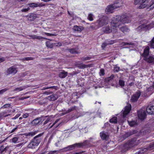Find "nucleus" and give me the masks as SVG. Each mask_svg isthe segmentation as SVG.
Masks as SVG:
<instances>
[{
  "label": "nucleus",
  "mask_w": 154,
  "mask_h": 154,
  "mask_svg": "<svg viewBox=\"0 0 154 154\" xmlns=\"http://www.w3.org/2000/svg\"><path fill=\"white\" fill-rule=\"evenodd\" d=\"M112 24H116L117 28L119 27L122 24L128 23L130 21L129 17L127 14H123L121 16L117 15L112 19Z\"/></svg>",
  "instance_id": "1"
},
{
  "label": "nucleus",
  "mask_w": 154,
  "mask_h": 154,
  "mask_svg": "<svg viewBox=\"0 0 154 154\" xmlns=\"http://www.w3.org/2000/svg\"><path fill=\"white\" fill-rule=\"evenodd\" d=\"M138 140L134 138L129 140L127 143L121 146V151L124 153L138 144Z\"/></svg>",
  "instance_id": "2"
},
{
  "label": "nucleus",
  "mask_w": 154,
  "mask_h": 154,
  "mask_svg": "<svg viewBox=\"0 0 154 154\" xmlns=\"http://www.w3.org/2000/svg\"><path fill=\"white\" fill-rule=\"evenodd\" d=\"M42 135V134H40L34 137L28 145V147L29 148L33 149L35 148L37 146L42 140V138L41 137Z\"/></svg>",
  "instance_id": "3"
},
{
  "label": "nucleus",
  "mask_w": 154,
  "mask_h": 154,
  "mask_svg": "<svg viewBox=\"0 0 154 154\" xmlns=\"http://www.w3.org/2000/svg\"><path fill=\"white\" fill-rule=\"evenodd\" d=\"M113 20H112L110 25V27L111 29L109 26H107L106 27H103V31L106 33H109L111 32L113 33H115L118 30V28L116 26V24H114V26L112 24Z\"/></svg>",
  "instance_id": "4"
},
{
  "label": "nucleus",
  "mask_w": 154,
  "mask_h": 154,
  "mask_svg": "<svg viewBox=\"0 0 154 154\" xmlns=\"http://www.w3.org/2000/svg\"><path fill=\"white\" fill-rule=\"evenodd\" d=\"M154 149V142L150 144L147 148H142L139 149L136 154H143L147 150H151Z\"/></svg>",
  "instance_id": "5"
},
{
  "label": "nucleus",
  "mask_w": 154,
  "mask_h": 154,
  "mask_svg": "<svg viewBox=\"0 0 154 154\" xmlns=\"http://www.w3.org/2000/svg\"><path fill=\"white\" fill-rule=\"evenodd\" d=\"M108 18L105 16H103L100 18L98 21V23L99 26L101 27L108 23Z\"/></svg>",
  "instance_id": "6"
},
{
  "label": "nucleus",
  "mask_w": 154,
  "mask_h": 154,
  "mask_svg": "<svg viewBox=\"0 0 154 154\" xmlns=\"http://www.w3.org/2000/svg\"><path fill=\"white\" fill-rule=\"evenodd\" d=\"M146 0H134V3L136 5H140L139 6V9H142L146 6Z\"/></svg>",
  "instance_id": "7"
},
{
  "label": "nucleus",
  "mask_w": 154,
  "mask_h": 154,
  "mask_svg": "<svg viewBox=\"0 0 154 154\" xmlns=\"http://www.w3.org/2000/svg\"><path fill=\"white\" fill-rule=\"evenodd\" d=\"M121 6L117 5L116 4H113L107 6L105 9V11L108 13H112L113 12L114 9L115 8H119V7Z\"/></svg>",
  "instance_id": "8"
},
{
  "label": "nucleus",
  "mask_w": 154,
  "mask_h": 154,
  "mask_svg": "<svg viewBox=\"0 0 154 154\" xmlns=\"http://www.w3.org/2000/svg\"><path fill=\"white\" fill-rule=\"evenodd\" d=\"M140 95L141 93L140 91H137L135 94L132 96L131 99V101L132 102H137Z\"/></svg>",
  "instance_id": "9"
},
{
  "label": "nucleus",
  "mask_w": 154,
  "mask_h": 154,
  "mask_svg": "<svg viewBox=\"0 0 154 154\" xmlns=\"http://www.w3.org/2000/svg\"><path fill=\"white\" fill-rule=\"evenodd\" d=\"M137 115L139 119L141 120L144 119L146 116L145 111L142 109H140L138 112Z\"/></svg>",
  "instance_id": "10"
},
{
  "label": "nucleus",
  "mask_w": 154,
  "mask_h": 154,
  "mask_svg": "<svg viewBox=\"0 0 154 154\" xmlns=\"http://www.w3.org/2000/svg\"><path fill=\"white\" fill-rule=\"evenodd\" d=\"M17 72L16 68L14 66H11L8 68L7 71V75L10 74H14Z\"/></svg>",
  "instance_id": "11"
},
{
  "label": "nucleus",
  "mask_w": 154,
  "mask_h": 154,
  "mask_svg": "<svg viewBox=\"0 0 154 154\" xmlns=\"http://www.w3.org/2000/svg\"><path fill=\"white\" fill-rule=\"evenodd\" d=\"M131 109V106L130 105H128V106H126L123 112V116L124 117H125L130 112Z\"/></svg>",
  "instance_id": "12"
},
{
  "label": "nucleus",
  "mask_w": 154,
  "mask_h": 154,
  "mask_svg": "<svg viewBox=\"0 0 154 154\" xmlns=\"http://www.w3.org/2000/svg\"><path fill=\"white\" fill-rule=\"evenodd\" d=\"M146 111L147 113L149 114H154V106L149 105L146 108Z\"/></svg>",
  "instance_id": "13"
},
{
  "label": "nucleus",
  "mask_w": 154,
  "mask_h": 154,
  "mask_svg": "<svg viewBox=\"0 0 154 154\" xmlns=\"http://www.w3.org/2000/svg\"><path fill=\"white\" fill-rule=\"evenodd\" d=\"M100 136L101 138L105 140L107 139L109 137L108 133L105 131H102L100 133Z\"/></svg>",
  "instance_id": "14"
},
{
  "label": "nucleus",
  "mask_w": 154,
  "mask_h": 154,
  "mask_svg": "<svg viewBox=\"0 0 154 154\" xmlns=\"http://www.w3.org/2000/svg\"><path fill=\"white\" fill-rule=\"evenodd\" d=\"M150 132V130L148 128H144L142 129L140 131V134L144 135Z\"/></svg>",
  "instance_id": "15"
},
{
  "label": "nucleus",
  "mask_w": 154,
  "mask_h": 154,
  "mask_svg": "<svg viewBox=\"0 0 154 154\" xmlns=\"http://www.w3.org/2000/svg\"><path fill=\"white\" fill-rule=\"evenodd\" d=\"M144 60L149 63L154 64V57L152 56L144 58Z\"/></svg>",
  "instance_id": "16"
},
{
  "label": "nucleus",
  "mask_w": 154,
  "mask_h": 154,
  "mask_svg": "<svg viewBox=\"0 0 154 154\" xmlns=\"http://www.w3.org/2000/svg\"><path fill=\"white\" fill-rule=\"evenodd\" d=\"M149 47L148 46H147L144 50V52L142 54V56L144 57V58L147 57V56L149 55Z\"/></svg>",
  "instance_id": "17"
},
{
  "label": "nucleus",
  "mask_w": 154,
  "mask_h": 154,
  "mask_svg": "<svg viewBox=\"0 0 154 154\" xmlns=\"http://www.w3.org/2000/svg\"><path fill=\"white\" fill-rule=\"evenodd\" d=\"M84 28L81 26H74L73 29L75 31L78 32H81L83 29Z\"/></svg>",
  "instance_id": "18"
},
{
  "label": "nucleus",
  "mask_w": 154,
  "mask_h": 154,
  "mask_svg": "<svg viewBox=\"0 0 154 154\" xmlns=\"http://www.w3.org/2000/svg\"><path fill=\"white\" fill-rule=\"evenodd\" d=\"M147 29V26L145 24H143L139 26L137 29V30L138 31H140L146 29Z\"/></svg>",
  "instance_id": "19"
},
{
  "label": "nucleus",
  "mask_w": 154,
  "mask_h": 154,
  "mask_svg": "<svg viewBox=\"0 0 154 154\" xmlns=\"http://www.w3.org/2000/svg\"><path fill=\"white\" fill-rule=\"evenodd\" d=\"M68 73L66 72L64 70H62V72H60L58 74V76L61 78H65L67 75Z\"/></svg>",
  "instance_id": "20"
},
{
  "label": "nucleus",
  "mask_w": 154,
  "mask_h": 154,
  "mask_svg": "<svg viewBox=\"0 0 154 154\" xmlns=\"http://www.w3.org/2000/svg\"><path fill=\"white\" fill-rule=\"evenodd\" d=\"M58 97L57 95L55 94H53L47 97V99L51 101H54L56 100Z\"/></svg>",
  "instance_id": "21"
},
{
  "label": "nucleus",
  "mask_w": 154,
  "mask_h": 154,
  "mask_svg": "<svg viewBox=\"0 0 154 154\" xmlns=\"http://www.w3.org/2000/svg\"><path fill=\"white\" fill-rule=\"evenodd\" d=\"M88 143V141L87 140H86L83 143H75V145H76V146L77 147L80 148L81 147L87 145Z\"/></svg>",
  "instance_id": "22"
},
{
  "label": "nucleus",
  "mask_w": 154,
  "mask_h": 154,
  "mask_svg": "<svg viewBox=\"0 0 154 154\" xmlns=\"http://www.w3.org/2000/svg\"><path fill=\"white\" fill-rule=\"evenodd\" d=\"M29 37L32 38L33 39H37L41 40L42 39H47V38H45L43 37L39 36H37L35 35H29Z\"/></svg>",
  "instance_id": "23"
},
{
  "label": "nucleus",
  "mask_w": 154,
  "mask_h": 154,
  "mask_svg": "<svg viewBox=\"0 0 154 154\" xmlns=\"http://www.w3.org/2000/svg\"><path fill=\"white\" fill-rule=\"evenodd\" d=\"M40 118H38L33 120L31 122L32 124L34 126H35L38 125L41 121Z\"/></svg>",
  "instance_id": "24"
},
{
  "label": "nucleus",
  "mask_w": 154,
  "mask_h": 154,
  "mask_svg": "<svg viewBox=\"0 0 154 154\" xmlns=\"http://www.w3.org/2000/svg\"><path fill=\"white\" fill-rule=\"evenodd\" d=\"M120 30L124 33L128 32L130 31L129 29L126 26H122L120 28Z\"/></svg>",
  "instance_id": "25"
},
{
  "label": "nucleus",
  "mask_w": 154,
  "mask_h": 154,
  "mask_svg": "<svg viewBox=\"0 0 154 154\" xmlns=\"http://www.w3.org/2000/svg\"><path fill=\"white\" fill-rule=\"evenodd\" d=\"M8 146L4 147L3 146H0V153H5L8 149Z\"/></svg>",
  "instance_id": "26"
},
{
  "label": "nucleus",
  "mask_w": 154,
  "mask_h": 154,
  "mask_svg": "<svg viewBox=\"0 0 154 154\" xmlns=\"http://www.w3.org/2000/svg\"><path fill=\"white\" fill-rule=\"evenodd\" d=\"M12 141L13 143H19L20 141V139L19 136H17L16 137L13 138L12 139Z\"/></svg>",
  "instance_id": "27"
},
{
  "label": "nucleus",
  "mask_w": 154,
  "mask_h": 154,
  "mask_svg": "<svg viewBox=\"0 0 154 154\" xmlns=\"http://www.w3.org/2000/svg\"><path fill=\"white\" fill-rule=\"evenodd\" d=\"M136 133V131L134 130L130 131L126 133L125 134V137H128Z\"/></svg>",
  "instance_id": "28"
},
{
  "label": "nucleus",
  "mask_w": 154,
  "mask_h": 154,
  "mask_svg": "<svg viewBox=\"0 0 154 154\" xmlns=\"http://www.w3.org/2000/svg\"><path fill=\"white\" fill-rule=\"evenodd\" d=\"M76 146H77L76 145H75V144L73 145H70L67 147H65L63 149H67V150H71V149H73Z\"/></svg>",
  "instance_id": "29"
},
{
  "label": "nucleus",
  "mask_w": 154,
  "mask_h": 154,
  "mask_svg": "<svg viewBox=\"0 0 154 154\" xmlns=\"http://www.w3.org/2000/svg\"><path fill=\"white\" fill-rule=\"evenodd\" d=\"M128 122L129 125L131 127L134 126L135 125H136L137 124L136 121H135V120L131 121H128Z\"/></svg>",
  "instance_id": "30"
},
{
  "label": "nucleus",
  "mask_w": 154,
  "mask_h": 154,
  "mask_svg": "<svg viewBox=\"0 0 154 154\" xmlns=\"http://www.w3.org/2000/svg\"><path fill=\"white\" fill-rule=\"evenodd\" d=\"M122 44V45H129V47H133V46H134V44L130 42H123Z\"/></svg>",
  "instance_id": "31"
},
{
  "label": "nucleus",
  "mask_w": 154,
  "mask_h": 154,
  "mask_svg": "<svg viewBox=\"0 0 154 154\" xmlns=\"http://www.w3.org/2000/svg\"><path fill=\"white\" fill-rule=\"evenodd\" d=\"M35 134V132H31L28 133H26L25 134V136L27 137H32Z\"/></svg>",
  "instance_id": "32"
},
{
  "label": "nucleus",
  "mask_w": 154,
  "mask_h": 154,
  "mask_svg": "<svg viewBox=\"0 0 154 154\" xmlns=\"http://www.w3.org/2000/svg\"><path fill=\"white\" fill-rule=\"evenodd\" d=\"M35 16L34 14L30 15L28 18V20L30 21H33L35 18Z\"/></svg>",
  "instance_id": "33"
},
{
  "label": "nucleus",
  "mask_w": 154,
  "mask_h": 154,
  "mask_svg": "<svg viewBox=\"0 0 154 154\" xmlns=\"http://www.w3.org/2000/svg\"><path fill=\"white\" fill-rule=\"evenodd\" d=\"M109 122L111 123H116L117 122V119L116 117H114L111 119Z\"/></svg>",
  "instance_id": "34"
},
{
  "label": "nucleus",
  "mask_w": 154,
  "mask_h": 154,
  "mask_svg": "<svg viewBox=\"0 0 154 154\" xmlns=\"http://www.w3.org/2000/svg\"><path fill=\"white\" fill-rule=\"evenodd\" d=\"M119 83L120 86L122 88H123L125 86V81L122 79H120L119 80Z\"/></svg>",
  "instance_id": "35"
},
{
  "label": "nucleus",
  "mask_w": 154,
  "mask_h": 154,
  "mask_svg": "<svg viewBox=\"0 0 154 154\" xmlns=\"http://www.w3.org/2000/svg\"><path fill=\"white\" fill-rule=\"evenodd\" d=\"M46 46L48 48H52L53 44L51 43L50 42H47L46 43Z\"/></svg>",
  "instance_id": "36"
},
{
  "label": "nucleus",
  "mask_w": 154,
  "mask_h": 154,
  "mask_svg": "<svg viewBox=\"0 0 154 154\" xmlns=\"http://www.w3.org/2000/svg\"><path fill=\"white\" fill-rule=\"evenodd\" d=\"M28 5L31 7L36 8L38 6V4L34 3H29L28 4Z\"/></svg>",
  "instance_id": "37"
},
{
  "label": "nucleus",
  "mask_w": 154,
  "mask_h": 154,
  "mask_svg": "<svg viewBox=\"0 0 154 154\" xmlns=\"http://www.w3.org/2000/svg\"><path fill=\"white\" fill-rule=\"evenodd\" d=\"M69 51L72 54H78V52L77 50L75 48H71L69 50Z\"/></svg>",
  "instance_id": "38"
},
{
  "label": "nucleus",
  "mask_w": 154,
  "mask_h": 154,
  "mask_svg": "<svg viewBox=\"0 0 154 154\" xmlns=\"http://www.w3.org/2000/svg\"><path fill=\"white\" fill-rule=\"evenodd\" d=\"M25 89V88L23 87H20L15 88L14 90V91H17L18 92L21 91Z\"/></svg>",
  "instance_id": "39"
},
{
  "label": "nucleus",
  "mask_w": 154,
  "mask_h": 154,
  "mask_svg": "<svg viewBox=\"0 0 154 154\" xmlns=\"http://www.w3.org/2000/svg\"><path fill=\"white\" fill-rule=\"evenodd\" d=\"M91 59V57H83L81 58V60L83 61L90 60Z\"/></svg>",
  "instance_id": "40"
},
{
  "label": "nucleus",
  "mask_w": 154,
  "mask_h": 154,
  "mask_svg": "<svg viewBox=\"0 0 154 154\" xmlns=\"http://www.w3.org/2000/svg\"><path fill=\"white\" fill-rule=\"evenodd\" d=\"M49 88H53L55 89V90H57V87L55 86H51V87H44L42 89V90H45V89H47Z\"/></svg>",
  "instance_id": "41"
},
{
  "label": "nucleus",
  "mask_w": 154,
  "mask_h": 154,
  "mask_svg": "<svg viewBox=\"0 0 154 154\" xmlns=\"http://www.w3.org/2000/svg\"><path fill=\"white\" fill-rule=\"evenodd\" d=\"M147 26V29H149L154 26V22L151 23L149 25H146Z\"/></svg>",
  "instance_id": "42"
},
{
  "label": "nucleus",
  "mask_w": 154,
  "mask_h": 154,
  "mask_svg": "<svg viewBox=\"0 0 154 154\" xmlns=\"http://www.w3.org/2000/svg\"><path fill=\"white\" fill-rule=\"evenodd\" d=\"M149 46L151 48H154V37L150 42Z\"/></svg>",
  "instance_id": "43"
},
{
  "label": "nucleus",
  "mask_w": 154,
  "mask_h": 154,
  "mask_svg": "<svg viewBox=\"0 0 154 154\" xmlns=\"http://www.w3.org/2000/svg\"><path fill=\"white\" fill-rule=\"evenodd\" d=\"M147 90L148 91H154V82L152 86L148 88Z\"/></svg>",
  "instance_id": "44"
},
{
  "label": "nucleus",
  "mask_w": 154,
  "mask_h": 154,
  "mask_svg": "<svg viewBox=\"0 0 154 154\" xmlns=\"http://www.w3.org/2000/svg\"><path fill=\"white\" fill-rule=\"evenodd\" d=\"M114 77V75H112L109 77L107 78L106 79V80L108 82H109L113 79Z\"/></svg>",
  "instance_id": "45"
},
{
  "label": "nucleus",
  "mask_w": 154,
  "mask_h": 154,
  "mask_svg": "<svg viewBox=\"0 0 154 154\" xmlns=\"http://www.w3.org/2000/svg\"><path fill=\"white\" fill-rule=\"evenodd\" d=\"M93 15L91 14H89L88 16V19L90 21H92L93 20Z\"/></svg>",
  "instance_id": "46"
},
{
  "label": "nucleus",
  "mask_w": 154,
  "mask_h": 154,
  "mask_svg": "<svg viewBox=\"0 0 154 154\" xmlns=\"http://www.w3.org/2000/svg\"><path fill=\"white\" fill-rule=\"evenodd\" d=\"M9 89L8 88H5L4 89L0 90V94H3V93Z\"/></svg>",
  "instance_id": "47"
},
{
  "label": "nucleus",
  "mask_w": 154,
  "mask_h": 154,
  "mask_svg": "<svg viewBox=\"0 0 154 154\" xmlns=\"http://www.w3.org/2000/svg\"><path fill=\"white\" fill-rule=\"evenodd\" d=\"M114 71L118 72L120 70V68L119 67L117 66H115L114 67Z\"/></svg>",
  "instance_id": "48"
},
{
  "label": "nucleus",
  "mask_w": 154,
  "mask_h": 154,
  "mask_svg": "<svg viewBox=\"0 0 154 154\" xmlns=\"http://www.w3.org/2000/svg\"><path fill=\"white\" fill-rule=\"evenodd\" d=\"M75 107L74 106L72 107L70 109H69L66 112V113H69L73 110H75Z\"/></svg>",
  "instance_id": "49"
},
{
  "label": "nucleus",
  "mask_w": 154,
  "mask_h": 154,
  "mask_svg": "<svg viewBox=\"0 0 154 154\" xmlns=\"http://www.w3.org/2000/svg\"><path fill=\"white\" fill-rule=\"evenodd\" d=\"M114 4H116L117 5H121V6L119 7H121L122 6V2L121 1H120L119 2L116 1V2L114 3Z\"/></svg>",
  "instance_id": "50"
},
{
  "label": "nucleus",
  "mask_w": 154,
  "mask_h": 154,
  "mask_svg": "<svg viewBox=\"0 0 154 154\" xmlns=\"http://www.w3.org/2000/svg\"><path fill=\"white\" fill-rule=\"evenodd\" d=\"M10 106L11 104H6L2 106V108L3 109L8 108L10 107Z\"/></svg>",
  "instance_id": "51"
},
{
  "label": "nucleus",
  "mask_w": 154,
  "mask_h": 154,
  "mask_svg": "<svg viewBox=\"0 0 154 154\" xmlns=\"http://www.w3.org/2000/svg\"><path fill=\"white\" fill-rule=\"evenodd\" d=\"M108 45V44H107L106 41L103 43L101 46L103 49Z\"/></svg>",
  "instance_id": "52"
},
{
  "label": "nucleus",
  "mask_w": 154,
  "mask_h": 154,
  "mask_svg": "<svg viewBox=\"0 0 154 154\" xmlns=\"http://www.w3.org/2000/svg\"><path fill=\"white\" fill-rule=\"evenodd\" d=\"M107 44L109 45H112L115 43V41L113 40H110L109 41H106Z\"/></svg>",
  "instance_id": "53"
},
{
  "label": "nucleus",
  "mask_w": 154,
  "mask_h": 154,
  "mask_svg": "<svg viewBox=\"0 0 154 154\" xmlns=\"http://www.w3.org/2000/svg\"><path fill=\"white\" fill-rule=\"evenodd\" d=\"M33 58L32 57H27L23 58L22 60H33Z\"/></svg>",
  "instance_id": "54"
},
{
  "label": "nucleus",
  "mask_w": 154,
  "mask_h": 154,
  "mask_svg": "<svg viewBox=\"0 0 154 154\" xmlns=\"http://www.w3.org/2000/svg\"><path fill=\"white\" fill-rule=\"evenodd\" d=\"M30 8H23L21 10V11L23 12H27L29 10Z\"/></svg>",
  "instance_id": "55"
},
{
  "label": "nucleus",
  "mask_w": 154,
  "mask_h": 154,
  "mask_svg": "<svg viewBox=\"0 0 154 154\" xmlns=\"http://www.w3.org/2000/svg\"><path fill=\"white\" fill-rule=\"evenodd\" d=\"M58 150L51 151L48 152V154H54L56 152H59Z\"/></svg>",
  "instance_id": "56"
},
{
  "label": "nucleus",
  "mask_w": 154,
  "mask_h": 154,
  "mask_svg": "<svg viewBox=\"0 0 154 154\" xmlns=\"http://www.w3.org/2000/svg\"><path fill=\"white\" fill-rule=\"evenodd\" d=\"M104 70L103 69H101L100 70V75H103L104 74Z\"/></svg>",
  "instance_id": "57"
},
{
  "label": "nucleus",
  "mask_w": 154,
  "mask_h": 154,
  "mask_svg": "<svg viewBox=\"0 0 154 154\" xmlns=\"http://www.w3.org/2000/svg\"><path fill=\"white\" fill-rule=\"evenodd\" d=\"M87 66L84 64H83L81 65L78 66H77L80 68L83 69L85 68Z\"/></svg>",
  "instance_id": "58"
},
{
  "label": "nucleus",
  "mask_w": 154,
  "mask_h": 154,
  "mask_svg": "<svg viewBox=\"0 0 154 154\" xmlns=\"http://www.w3.org/2000/svg\"><path fill=\"white\" fill-rule=\"evenodd\" d=\"M44 34L48 36H55L56 35L54 34H51L47 32H44Z\"/></svg>",
  "instance_id": "59"
},
{
  "label": "nucleus",
  "mask_w": 154,
  "mask_h": 154,
  "mask_svg": "<svg viewBox=\"0 0 154 154\" xmlns=\"http://www.w3.org/2000/svg\"><path fill=\"white\" fill-rule=\"evenodd\" d=\"M29 113H25V114H23V115L22 116H23V117L24 118H26L29 116Z\"/></svg>",
  "instance_id": "60"
},
{
  "label": "nucleus",
  "mask_w": 154,
  "mask_h": 154,
  "mask_svg": "<svg viewBox=\"0 0 154 154\" xmlns=\"http://www.w3.org/2000/svg\"><path fill=\"white\" fill-rule=\"evenodd\" d=\"M59 121V119H58L56 120L53 124L50 126V128H52L56 123H57Z\"/></svg>",
  "instance_id": "61"
},
{
  "label": "nucleus",
  "mask_w": 154,
  "mask_h": 154,
  "mask_svg": "<svg viewBox=\"0 0 154 154\" xmlns=\"http://www.w3.org/2000/svg\"><path fill=\"white\" fill-rule=\"evenodd\" d=\"M24 144V143H20L19 144H18L17 145H16L15 146L16 147H20L21 146H22L23 144Z\"/></svg>",
  "instance_id": "62"
},
{
  "label": "nucleus",
  "mask_w": 154,
  "mask_h": 154,
  "mask_svg": "<svg viewBox=\"0 0 154 154\" xmlns=\"http://www.w3.org/2000/svg\"><path fill=\"white\" fill-rule=\"evenodd\" d=\"M50 118H48L47 120L44 122V125H45L47 124L50 120Z\"/></svg>",
  "instance_id": "63"
},
{
  "label": "nucleus",
  "mask_w": 154,
  "mask_h": 154,
  "mask_svg": "<svg viewBox=\"0 0 154 154\" xmlns=\"http://www.w3.org/2000/svg\"><path fill=\"white\" fill-rule=\"evenodd\" d=\"M20 114H17L14 117L12 118V119H16L20 116Z\"/></svg>",
  "instance_id": "64"
}]
</instances>
